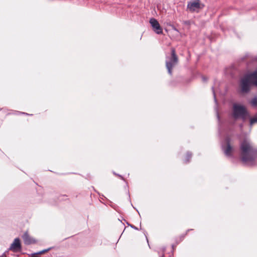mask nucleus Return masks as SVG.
Wrapping results in <instances>:
<instances>
[{"instance_id": "nucleus-1", "label": "nucleus", "mask_w": 257, "mask_h": 257, "mask_svg": "<svg viewBox=\"0 0 257 257\" xmlns=\"http://www.w3.org/2000/svg\"><path fill=\"white\" fill-rule=\"evenodd\" d=\"M240 158L246 164H251L257 158V150H255L247 140L240 144Z\"/></svg>"}, {"instance_id": "nucleus-2", "label": "nucleus", "mask_w": 257, "mask_h": 257, "mask_svg": "<svg viewBox=\"0 0 257 257\" xmlns=\"http://www.w3.org/2000/svg\"><path fill=\"white\" fill-rule=\"evenodd\" d=\"M231 116L235 120L241 119L245 121L249 117V114L244 105L234 103L232 104Z\"/></svg>"}, {"instance_id": "nucleus-3", "label": "nucleus", "mask_w": 257, "mask_h": 257, "mask_svg": "<svg viewBox=\"0 0 257 257\" xmlns=\"http://www.w3.org/2000/svg\"><path fill=\"white\" fill-rule=\"evenodd\" d=\"M178 61V59L175 51L172 49L171 56L168 57L166 61V68L169 74L172 75V70L177 64Z\"/></svg>"}, {"instance_id": "nucleus-4", "label": "nucleus", "mask_w": 257, "mask_h": 257, "mask_svg": "<svg viewBox=\"0 0 257 257\" xmlns=\"http://www.w3.org/2000/svg\"><path fill=\"white\" fill-rule=\"evenodd\" d=\"M252 84L247 75L243 76L240 80V91L243 93H247L250 90L251 85Z\"/></svg>"}, {"instance_id": "nucleus-5", "label": "nucleus", "mask_w": 257, "mask_h": 257, "mask_svg": "<svg viewBox=\"0 0 257 257\" xmlns=\"http://www.w3.org/2000/svg\"><path fill=\"white\" fill-rule=\"evenodd\" d=\"M200 0H191L188 2L187 10L190 12H198L201 9Z\"/></svg>"}, {"instance_id": "nucleus-6", "label": "nucleus", "mask_w": 257, "mask_h": 257, "mask_svg": "<svg viewBox=\"0 0 257 257\" xmlns=\"http://www.w3.org/2000/svg\"><path fill=\"white\" fill-rule=\"evenodd\" d=\"M222 150L227 157H231L234 151L233 148L231 146L230 139L226 138L223 143H222Z\"/></svg>"}, {"instance_id": "nucleus-7", "label": "nucleus", "mask_w": 257, "mask_h": 257, "mask_svg": "<svg viewBox=\"0 0 257 257\" xmlns=\"http://www.w3.org/2000/svg\"><path fill=\"white\" fill-rule=\"evenodd\" d=\"M9 249L13 252H17L21 249V244L20 240L19 238H16L14 239L13 242L11 244Z\"/></svg>"}, {"instance_id": "nucleus-8", "label": "nucleus", "mask_w": 257, "mask_h": 257, "mask_svg": "<svg viewBox=\"0 0 257 257\" xmlns=\"http://www.w3.org/2000/svg\"><path fill=\"white\" fill-rule=\"evenodd\" d=\"M252 60L254 62L257 63V57H254ZM247 75L252 84L257 86V69L253 72L247 74Z\"/></svg>"}, {"instance_id": "nucleus-9", "label": "nucleus", "mask_w": 257, "mask_h": 257, "mask_svg": "<svg viewBox=\"0 0 257 257\" xmlns=\"http://www.w3.org/2000/svg\"><path fill=\"white\" fill-rule=\"evenodd\" d=\"M150 23L153 30L157 34L161 33V27L159 22L154 18L150 20Z\"/></svg>"}, {"instance_id": "nucleus-10", "label": "nucleus", "mask_w": 257, "mask_h": 257, "mask_svg": "<svg viewBox=\"0 0 257 257\" xmlns=\"http://www.w3.org/2000/svg\"><path fill=\"white\" fill-rule=\"evenodd\" d=\"M22 238L25 244H31L35 242V240L30 237L27 232L24 234L22 236Z\"/></svg>"}, {"instance_id": "nucleus-11", "label": "nucleus", "mask_w": 257, "mask_h": 257, "mask_svg": "<svg viewBox=\"0 0 257 257\" xmlns=\"http://www.w3.org/2000/svg\"><path fill=\"white\" fill-rule=\"evenodd\" d=\"M250 103L252 106L254 108H257V97H253L250 100Z\"/></svg>"}, {"instance_id": "nucleus-12", "label": "nucleus", "mask_w": 257, "mask_h": 257, "mask_svg": "<svg viewBox=\"0 0 257 257\" xmlns=\"http://www.w3.org/2000/svg\"><path fill=\"white\" fill-rule=\"evenodd\" d=\"M191 157H192V154L190 152H187L186 157L184 160V162L186 163L189 162L190 159L191 158Z\"/></svg>"}, {"instance_id": "nucleus-13", "label": "nucleus", "mask_w": 257, "mask_h": 257, "mask_svg": "<svg viewBox=\"0 0 257 257\" xmlns=\"http://www.w3.org/2000/svg\"><path fill=\"white\" fill-rule=\"evenodd\" d=\"M250 125H252L257 122V115L250 119Z\"/></svg>"}, {"instance_id": "nucleus-14", "label": "nucleus", "mask_w": 257, "mask_h": 257, "mask_svg": "<svg viewBox=\"0 0 257 257\" xmlns=\"http://www.w3.org/2000/svg\"><path fill=\"white\" fill-rule=\"evenodd\" d=\"M50 249V248L46 249H44L41 251L35 252L34 253V255L41 254H43V253L49 251Z\"/></svg>"}, {"instance_id": "nucleus-15", "label": "nucleus", "mask_w": 257, "mask_h": 257, "mask_svg": "<svg viewBox=\"0 0 257 257\" xmlns=\"http://www.w3.org/2000/svg\"><path fill=\"white\" fill-rule=\"evenodd\" d=\"M183 24L187 26H190L191 24V21H184L183 22Z\"/></svg>"}, {"instance_id": "nucleus-16", "label": "nucleus", "mask_w": 257, "mask_h": 257, "mask_svg": "<svg viewBox=\"0 0 257 257\" xmlns=\"http://www.w3.org/2000/svg\"><path fill=\"white\" fill-rule=\"evenodd\" d=\"M212 89L213 90V95H214V101H215V103L217 104V99H216V96H215V92H214L213 87H212Z\"/></svg>"}, {"instance_id": "nucleus-17", "label": "nucleus", "mask_w": 257, "mask_h": 257, "mask_svg": "<svg viewBox=\"0 0 257 257\" xmlns=\"http://www.w3.org/2000/svg\"><path fill=\"white\" fill-rule=\"evenodd\" d=\"M174 30L176 31L177 32H178V31L176 29H174Z\"/></svg>"}, {"instance_id": "nucleus-18", "label": "nucleus", "mask_w": 257, "mask_h": 257, "mask_svg": "<svg viewBox=\"0 0 257 257\" xmlns=\"http://www.w3.org/2000/svg\"><path fill=\"white\" fill-rule=\"evenodd\" d=\"M119 177H120L121 178H122V177L121 176H119Z\"/></svg>"}, {"instance_id": "nucleus-19", "label": "nucleus", "mask_w": 257, "mask_h": 257, "mask_svg": "<svg viewBox=\"0 0 257 257\" xmlns=\"http://www.w3.org/2000/svg\"><path fill=\"white\" fill-rule=\"evenodd\" d=\"M119 177H120L121 178H122V177L121 176H119Z\"/></svg>"}, {"instance_id": "nucleus-20", "label": "nucleus", "mask_w": 257, "mask_h": 257, "mask_svg": "<svg viewBox=\"0 0 257 257\" xmlns=\"http://www.w3.org/2000/svg\"><path fill=\"white\" fill-rule=\"evenodd\" d=\"M119 177H120L121 178H122V177L121 176H119Z\"/></svg>"}]
</instances>
